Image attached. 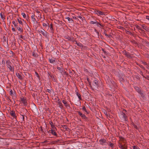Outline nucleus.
Listing matches in <instances>:
<instances>
[{
  "label": "nucleus",
  "instance_id": "obj_1",
  "mask_svg": "<svg viewBox=\"0 0 149 149\" xmlns=\"http://www.w3.org/2000/svg\"><path fill=\"white\" fill-rule=\"evenodd\" d=\"M6 64L7 67L11 71H14V68L9 60L6 61Z\"/></svg>",
  "mask_w": 149,
  "mask_h": 149
},
{
  "label": "nucleus",
  "instance_id": "obj_2",
  "mask_svg": "<svg viewBox=\"0 0 149 149\" xmlns=\"http://www.w3.org/2000/svg\"><path fill=\"white\" fill-rule=\"evenodd\" d=\"M38 31L45 38H48V33L45 30L42 28L41 30H38Z\"/></svg>",
  "mask_w": 149,
  "mask_h": 149
},
{
  "label": "nucleus",
  "instance_id": "obj_3",
  "mask_svg": "<svg viewBox=\"0 0 149 149\" xmlns=\"http://www.w3.org/2000/svg\"><path fill=\"white\" fill-rule=\"evenodd\" d=\"M9 93L10 95L12 97V98L13 99H15L16 98L17 95L15 91H13L12 89H10Z\"/></svg>",
  "mask_w": 149,
  "mask_h": 149
},
{
  "label": "nucleus",
  "instance_id": "obj_4",
  "mask_svg": "<svg viewBox=\"0 0 149 149\" xmlns=\"http://www.w3.org/2000/svg\"><path fill=\"white\" fill-rule=\"evenodd\" d=\"M119 116L120 118L123 121H126L127 120V116L123 112H120Z\"/></svg>",
  "mask_w": 149,
  "mask_h": 149
},
{
  "label": "nucleus",
  "instance_id": "obj_5",
  "mask_svg": "<svg viewBox=\"0 0 149 149\" xmlns=\"http://www.w3.org/2000/svg\"><path fill=\"white\" fill-rule=\"evenodd\" d=\"M99 141L100 144L102 146H107L108 145V143L104 138L100 139Z\"/></svg>",
  "mask_w": 149,
  "mask_h": 149
},
{
  "label": "nucleus",
  "instance_id": "obj_6",
  "mask_svg": "<svg viewBox=\"0 0 149 149\" xmlns=\"http://www.w3.org/2000/svg\"><path fill=\"white\" fill-rule=\"evenodd\" d=\"M16 75L18 78L20 80H22L23 78V75L22 73H16Z\"/></svg>",
  "mask_w": 149,
  "mask_h": 149
},
{
  "label": "nucleus",
  "instance_id": "obj_7",
  "mask_svg": "<svg viewBox=\"0 0 149 149\" xmlns=\"http://www.w3.org/2000/svg\"><path fill=\"white\" fill-rule=\"evenodd\" d=\"M79 114L82 117L83 119L86 120L87 118L86 117L84 114H83L80 111L78 112Z\"/></svg>",
  "mask_w": 149,
  "mask_h": 149
},
{
  "label": "nucleus",
  "instance_id": "obj_8",
  "mask_svg": "<svg viewBox=\"0 0 149 149\" xmlns=\"http://www.w3.org/2000/svg\"><path fill=\"white\" fill-rule=\"evenodd\" d=\"M62 102L64 104L65 106L68 109H70V106L69 104L66 101L64 100H63Z\"/></svg>",
  "mask_w": 149,
  "mask_h": 149
},
{
  "label": "nucleus",
  "instance_id": "obj_9",
  "mask_svg": "<svg viewBox=\"0 0 149 149\" xmlns=\"http://www.w3.org/2000/svg\"><path fill=\"white\" fill-rule=\"evenodd\" d=\"M10 114L14 118H16L17 116L14 111L13 110L11 111L10 112Z\"/></svg>",
  "mask_w": 149,
  "mask_h": 149
},
{
  "label": "nucleus",
  "instance_id": "obj_10",
  "mask_svg": "<svg viewBox=\"0 0 149 149\" xmlns=\"http://www.w3.org/2000/svg\"><path fill=\"white\" fill-rule=\"evenodd\" d=\"M123 53L128 58L131 57L130 54L128 52H126L125 51H123Z\"/></svg>",
  "mask_w": 149,
  "mask_h": 149
},
{
  "label": "nucleus",
  "instance_id": "obj_11",
  "mask_svg": "<svg viewBox=\"0 0 149 149\" xmlns=\"http://www.w3.org/2000/svg\"><path fill=\"white\" fill-rule=\"evenodd\" d=\"M16 28L18 30L19 32V33L23 32V29L22 27L20 26H19V27L17 26Z\"/></svg>",
  "mask_w": 149,
  "mask_h": 149
},
{
  "label": "nucleus",
  "instance_id": "obj_12",
  "mask_svg": "<svg viewBox=\"0 0 149 149\" xmlns=\"http://www.w3.org/2000/svg\"><path fill=\"white\" fill-rule=\"evenodd\" d=\"M21 101L25 106L27 105V102L26 99L24 98L23 97L21 98Z\"/></svg>",
  "mask_w": 149,
  "mask_h": 149
},
{
  "label": "nucleus",
  "instance_id": "obj_13",
  "mask_svg": "<svg viewBox=\"0 0 149 149\" xmlns=\"http://www.w3.org/2000/svg\"><path fill=\"white\" fill-rule=\"evenodd\" d=\"M48 27H49L50 29V32L51 33H54V30L53 29V25L51 24L50 25H49Z\"/></svg>",
  "mask_w": 149,
  "mask_h": 149
},
{
  "label": "nucleus",
  "instance_id": "obj_14",
  "mask_svg": "<svg viewBox=\"0 0 149 149\" xmlns=\"http://www.w3.org/2000/svg\"><path fill=\"white\" fill-rule=\"evenodd\" d=\"M66 38L67 39L73 42H74L75 41V39L73 37H70L69 36H68Z\"/></svg>",
  "mask_w": 149,
  "mask_h": 149
},
{
  "label": "nucleus",
  "instance_id": "obj_15",
  "mask_svg": "<svg viewBox=\"0 0 149 149\" xmlns=\"http://www.w3.org/2000/svg\"><path fill=\"white\" fill-rule=\"evenodd\" d=\"M17 20L19 23L21 25H23L22 21H24V20L22 19L21 18H19L17 19Z\"/></svg>",
  "mask_w": 149,
  "mask_h": 149
},
{
  "label": "nucleus",
  "instance_id": "obj_16",
  "mask_svg": "<svg viewBox=\"0 0 149 149\" xmlns=\"http://www.w3.org/2000/svg\"><path fill=\"white\" fill-rule=\"evenodd\" d=\"M141 25L142 26L143 28L145 30L147 31L149 30V28L146 26L145 24H143Z\"/></svg>",
  "mask_w": 149,
  "mask_h": 149
},
{
  "label": "nucleus",
  "instance_id": "obj_17",
  "mask_svg": "<svg viewBox=\"0 0 149 149\" xmlns=\"http://www.w3.org/2000/svg\"><path fill=\"white\" fill-rule=\"evenodd\" d=\"M93 85L95 87H97L98 85V81L96 80H95L93 81Z\"/></svg>",
  "mask_w": 149,
  "mask_h": 149
},
{
  "label": "nucleus",
  "instance_id": "obj_18",
  "mask_svg": "<svg viewBox=\"0 0 149 149\" xmlns=\"http://www.w3.org/2000/svg\"><path fill=\"white\" fill-rule=\"evenodd\" d=\"M95 13L97 14L98 15H102L104 14V13L99 10H97Z\"/></svg>",
  "mask_w": 149,
  "mask_h": 149
},
{
  "label": "nucleus",
  "instance_id": "obj_19",
  "mask_svg": "<svg viewBox=\"0 0 149 149\" xmlns=\"http://www.w3.org/2000/svg\"><path fill=\"white\" fill-rule=\"evenodd\" d=\"M65 19H68V21L70 23H72L73 22V20L72 18H70L69 17H66L65 18Z\"/></svg>",
  "mask_w": 149,
  "mask_h": 149
},
{
  "label": "nucleus",
  "instance_id": "obj_20",
  "mask_svg": "<svg viewBox=\"0 0 149 149\" xmlns=\"http://www.w3.org/2000/svg\"><path fill=\"white\" fill-rule=\"evenodd\" d=\"M57 69L58 70H59L60 72L61 73L63 72L64 70V69L62 68V67H57Z\"/></svg>",
  "mask_w": 149,
  "mask_h": 149
},
{
  "label": "nucleus",
  "instance_id": "obj_21",
  "mask_svg": "<svg viewBox=\"0 0 149 149\" xmlns=\"http://www.w3.org/2000/svg\"><path fill=\"white\" fill-rule=\"evenodd\" d=\"M12 23L14 24L15 27L16 28L18 26V23L16 20L13 21L12 22Z\"/></svg>",
  "mask_w": 149,
  "mask_h": 149
},
{
  "label": "nucleus",
  "instance_id": "obj_22",
  "mask_svg": "<svg viewBox=\"0 0 149 149\" xmlns=\"http://www.w3.org/2000/svg\"><path fill=\"white\" fill-rule=\"evenodd\" d=\"M35 15L34 14L32 15L31 16L32 20V21L34 23H35V21H36V19L35 18Z\"/></svg>",
  "mask_w": 149,
  "mask_h": 149
},
{
  "label": "nucleus",
  "instance_id": "obj_23",
  "mask_svg": "<svg viewBox=\"0 0 149 149\" xmlns=\"http://www.w3.org/2000/svg\"><path fill=\"white\" fill-rule=\"evenodd\" d=\"M21 15L23 16V17L24 18H25L26 19H27V18H28V16H27L26 14L24 13H22Z\"/></svg>",
  "mask_w": 149,
  "mask_h": 149
},
{
  "label": "nucleus",
  "instance_id": "obj_24",
  "mask_svg": "<svg viewBox=\"0 0 149 149\" xmlns=\"http://www.w3.org/2000/svg\"><path fill=\"white\" fill-rule=\"evenodd\" d=\"M135 88L139 93H141V91L139 88L137 87H135Z\"/></svg>",
  "mask_w": 149,
  "mask_h": 149
},
{
  "label": "nucleus",
  "instance_id": "obj_25",
  "mask_svg": "<svg viewBox=\"0 0 149 149\" xmlns=\"http://www.w3.org/2000/svg\"><path fill=\"white\" fill-rule=\"evenodd\" d=\"M49 61L50 63H53L55 62V59L53 58H52L51 59H49Z\"/></svg>",
  "mask_w": 149,
  "mask_h": 149
},
{
  "label": "nucleus",
  "instance_id": "obj_26",
  "mask_svg": "<svg viewBox=\"0 0 149 149\" xmlns=\"http://www.w3.org/2000/svg\"><path fill=\"white\" fill-rule=\"evenodd\" d=\"M49 24L47 22L46 23H42V26L43 27H45V28L46 27L48 26L49 25Z\"/></svg>",
  "mask_w": 149,
  "mask_h": 149
},
{
  "label": "nucleus",
  "instance_id": "obj_27",
  "mask_svg": "<svg viewBox=\"0 0 149 149\" xmlns=\"http://www.w3.org/2000/svg\"><path fill=\"white\" fill-rule=\"evenodd\" d=\"M58 104L59 105V107L62 108L63 107V106L61 102V101H59L58 102Z\"/></svg>",
  "mask_w": 149,
  "mask_h": 149
},
{
  "label": "nucleus",
  "instance_id": "obj_28",
  "mask_svg": "<svg viewBox=\"0 0 149 149\" xmlns=\"http://www.w3.org/2000/svg\"><path fill=\"white\" fill-rule=\"evenodd\" d=\"M51 133L54 136H56L57 135V134L56 132L54 130H51Z\"/></svg>",
  "mask_w": 149,
  "mask_h": 149
},
{
  "label": "nucleus",
  "instance_id": "obj_29",
  "mask_svg": "<svg viewBox=\"0 0 149 149\" xmlns=\"http://www.w3.org/2000/svg\"><path fill=\"white\" fill-rule=\"evenodd\" d=\"M76 44L79 46L82 47H83L82 44L80 42H77V41H76Z\"/></svg>",
  "mask_w": 149,
  "mask_h": 149
},
{
  "label": "nucleus",
  "instance_id": "obj_30",
  "mask_svg": "<svg viewBox=\"0 0 149 149\" xmlns=\"http://www.w3.org/2000/svg\"><path fill=\"white\" fill-rule=\"evenodd\" d=\"M136 28H137L138 29L142 31V28L139 25H136Z\"/></svg>",
  "mask_w": 149,
  "mask_h": 149
},
{
  "label": "nucleus",
  "instance_id": "obj_31",
  "mask_svg": "<svg viewBox=\"0 0 149 149\" xmlns=\"http://www.w3.org/2000/svg\"><path fill=\"white\" fill-rule=\"evenodd\" d=\"M77 95L78 96L79 100H81V97L79 93L77 92Z\"/></svg>",
  "mask_w": 149,
  "mask_h": 149
},
{
  "label": "nucleus",
  "instance_id": "obj_32",
  "mask_svg": "<svg viewBox=\"0 0 149 149\" xmlns=\"http://www.w3.org/2000/svg\"><path fill=\"white\" fill-rule=\"evenodd\" d=\"M0 16L1 17V18L2 19L4 20L5 19V17L2 14V13L1 12L0 13Z\"/></svg>",
  "mask_w": 149,
  "mask_h": 149
},
{
  "label": "nucleus",
  "instance_id": "obj_33",
  "mask_svg": "<svg viewBox=\"0 0 149 149\" xmlns=\"http://www.w3.org/2000/svg\"><path fill=\"white\" fill-rule=\"evenodd\" d=\"M32 55L34 57H36L37 56V54L34 51H33L32 52Z\"/></svg>",
  "mask_w": 149,
  "mask_h": 149
},
{
  "label": "nucleus",
  "instance_id": "obj_34",
  "mask_svg": "<svg viewBox=\"0 0 149 149\" xmlns=\"http://www.w3.org/2000/svg\"><path fill=\"white\" fill-rule=\"evenodd\" d=\"M50 124L51 125V127L52 128H54L55 127V126L53 124V123L52 122H50Z\"/></svg>",
  "mask_w": 149,
  "mask_h": 149
},
{
  "label": "nucleus",
  "instance_id": "obj_35",
  "mask_svg": "<svg viewBox=\"0 0 149 149\" xmlns=\"http://www.w3.org/2000/svg\"><path fill=\"white\" fill-rule=\"evenodd\" d=\"M96 21H91L90 22V23L91 24H96Z\"/></svg>",
  "mask_w": 149,
  "mask_h": 149
},
{
  "label": "nucleus",
  "instance_id": "obj_36",
  "mask_svg": "<svg viewBox=\"0 0 149 149\" xmlns=\"http://www.w3.org/2000/svg\"><path fill=\"white\" fill-rule=\"evenodd\" d=\"M133 149H140L137 146H134Z\"/></svg>",
  "mask_w": 149,
  "mask_h": 149
},
{
  "label": "nucleus",
  "instance_id": "obj_37",
  "mask_svg": "<svg viewBox=\"0 0 149 149\" xmlns=\"http://www.w3.org/2000/svg\"><path fill=\"white\" fill-rule=\"evenodd\" d=\"M82 110L86 112H87V110L86 109V107L85 106H84L82 107Z\"/></svg>",
  "mask_w": 149,
  "mask_h": 149
},
{
  "label": "nucleus",
  "instance_id": "obj_38",
  "mask_svg": "<svg viewBox=\"0 0 149 149\" xmlns=\"http://www.w3.org/2000/svg\"><path fill=\"white\" fill-rule=\"evenodd\" d=\"M96 24L98 26H99V25H100L101 26H102V25L100 24L99 22H97V21H96Z\"/></svg>",
  "mask_w": 149,
  "mask_h": 149
},
{
  "label": "nucleus",
  "instance_id": "obj_39",
  "mask_svg": "<svg viewBox=\"0 0 149 149\" xmlns=\"http://www.w3.org/2000/svg\"><path fill=\"white\" fill-rule=\"evenodd\" d=\"M109 146L111 147H113V144L110 142L109 143Z\"/></svg>",
  "mask_w": 149,
  "mask_h": 149
},
{
  "label": "nucleus",
  "instance_id": "obj_40",
  "mask_svg": "<svg viewBox=\"0 0 149 149\" xmlns=\"http://www.w3.org/2000/svg\"><path fill=\"white\" fill-rule=\"evenodd\" d=\"M119 146L120 148V149H121V148H123V146L121 144H119Z\"/></svg>",
  "mask_w": 149,
  "mask_h": 149
},
{
  "label": "nucleus",
  "instance_id": "obj_41",
  "mask_svg": "<svg viewBox=\"0 0 149 149\" xmlns=\"http://www.w3.org/2000/svg\"><path fill=\"white\" fill-rule=\"evenodd\" d=\"M142 64H143L144 65H147L146 63L144 61H142Z\"/></svg>",
  "mask_w": 149,
  "mask_h": 149
},
{
  "label": "nucleus",
  "instance_id": "obj_42",
  "mask_svg": "<svg viewBox=\"0 0 149 149\" xmlns=\"http://www.w3.org/2000/svg\"><path fill=\"white\" fill-rule=\"evenodd\" d=\"M102 50L103 51V52L105 54H107V52H106V51L104 50L103 49H102Z\"/></svg>",
  "mask_w": 149,
  "mask_h": 149
},
{
  "label": "nucleus",
  "instance_id": "obj_43",
  "mask_svg": "<svg viewBox=\"0 0 149 149\" xmlns=\"http://www.w3.org/2000/svg\"><path fill=\"white\" fill-rule=\"evenodd\" d=\"M80 19H81L82 20H83V18L81 16H77Z\"/></svg>",
  "mask_w": 149,
  "mask_h": 149
},
{
  "label": "nucleus",
  "instance_id": "obj_44",
  "mask_svg": "<svg viewBox=\"0 0 149 149\" xmlns=\"http://www.w3.org/2000/svg\"><path fill=\"white\" fill-rule=\"evenodd\" d=\"M133 126H134V127L136 129H137V126L136 125H135V124L133 125Z\"/></svg>",
  "mask_w": 149,
  "mask_h": 149
},
{
  "label": "nucleus",
  "instance_id": "obj_45",
  "mask_svg": "<svg viewBox=\"0 0 149 149\" xmlns=\"http://www.w3.org/2000/svg\"><path fill=\"white\" fill-rule=\"evenodd\" d=\"M12 31L13 32H15V29L13 27L12 28Z\"/></svg>",
  "mask_w": 149,
  "mask_h": 149
},
{
  "label": "nucleus",
  "instance_id": "obj_46",
  "mask_svg": "<svg viewBox=\"0 0 149 149\" xmlns=\"http://www.w3.org/2000/svg\"><path fill=\"white\" fill-rule=\"evenodd\" d=\"M20 37L21 38L23 39H24V36H23L22 35H21L20 36Z\"/></svg>",
  "mask_w": 149,
  "mask_h": 149
},
{
  "label": "nucleus",
  "instance_id": "obj_47",
  "mask_svg": "<svg viewBox=\"0 0 149 149\" xmlns=\"http://www.w3.org/2000/svg\"><path fill=\"white\" fill-rule=\"evenodd\" d=\"M121 149H127V148L125 146H123V148H121Z\"/></svg>",
  "mask_w": 149,
  "mask_h": 149
},
{
  "label": "nucleus",
  "instance_id": "obj_48",
  "mask_svg": "<svg viewBox=\"0 0 149 149\" xmlns=\"http://www.w3.org/2000/svg\"><path fill=\"white\" fill-rule=\"evenodd\" d=\"M146 19L149 20V16H146Z\"/></svg>",
  "mask_w": 149,
  "mask_h": 149
},
{
  "label": "nucleus",
  "instance_id": "obj_49",
  "mask_svg": "<svg viewBox=\"0 0 149 149\" xmlns=\"http://www.w3.org/2000/svg\"><path fill=\"white\" fill-rule=\"evenodd\" d=\"M22 119L24 120V115H22Z\"/></svg>",
  "mask_w": 149,
  "mask_h": 149
},
{
  "label": "nucleus",
  "instance_id": "obj_50",
  "mask_svg": "<svg viewBox=\"0 0 149 149\" xmlns=\"http://www.w3.org/2000/svg\"><path fill=\"white\" fill-rule=\"evenodd\" d=\"M47 142V141L46 140V141H44V142H42V143H46Z\"/></svg>",
  "mask_w": 149,
  "mask_h": 149
},
{
  "label": "nucleus",
  "instance_id": "obj_51",
  "mask_svg": "<svg viewBox=\"0 0 149 149\" xmlns=\"http://www.w3.org/2000/svg\"><path fill=\"white\" fill-rule=\"evenodd\" d=\"M140 67H141V68H143V69H144V67H143L142 65H141L140 66Z\"/></svg>",
  "mask_w": 149,
  "mask_h": 149
},
{
  "label": "nucleus",
  "instance_id": "obj_52",
  "mask_svg": "<svg viewBox=\"0 0 149 149\" xmlns=\"http://www.w3.org/2000/svg\"><path fill=\"white\" fill-rule=\"evenodd\" d=\"M35 73L36 74V75H37L38 76V73L37 72H36Z\"/></svg>",
  "mask_w": 149,
  "mask_h": 149
},
{
  "label": "nucleus",
  "instance_id": "obj_53",
  "mask_svg": "<svg viewBox=\"0 0 149 149\" xmlns=\"http://www.w3.org/2000/svg\"><path fill=\"white\" fill-rule=\"evenodd\" d=\"M73 18L74 19H76V18L75 17H73Z\"/></svg>",
  "mask_w": 149,
  "mask_h": 149
},
{
  "label": "nucleus",
  "instance_id": "obj_54",
  "mask_svg": "<svg viewBox=\"0 0 149 149\" xmlns=\"http://www.w3.org/2000/svg\"><path fill=\"white\" fill-rule=\"evenodd\" d=\"M59 100V99L58 100V101H57V103H58V102L60 101V100Z\"/></svg>",
  "mask_w": 149,
  "mask_h": 149
},
{
  "label": "nucleus",
  "instance_id": "obj_55",
  "mask_svg": "<svg viewBox=\"0 0 149 149\" xmlns=\"http://www.w3.org/2000/svg\"><path fill=\"white\" fill-rule=\"evenodd\" d=\"M47 90H48V92H49L50 91L49 90V89H47Z\"/></svg>",
  "mask_w": 149,
  "mask_h": 149
},
{
  "label": "nucleus",
  "instance_id": "obj_56",
  "mask_svg": "<svg viewBox=\"0 0 149 149\" xmlns=\"http://www.w3.org/2000/svg\"><path fill=\"white\" fill-rule=\"evenodd\" d=\"M148 58H149V57H148Z\"/></svg>",
  "mask_w": 149,
  "mask_h": 149
}]
</instances>
